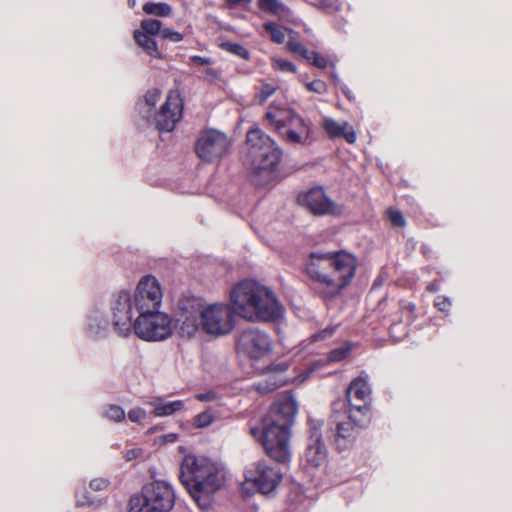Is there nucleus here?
<instances>
[{
	"instance_id": "473e14b6",
	"label": "nucleus",
	"mask_w": 512,
	"mask_h": 512,
	"mask_svg": "<svg viewBox=\"0 0 512 512\" xmlns=\"http://www.w3.org/2000/svg\"><path fill=\"white\" fill-rule=\"evenodd\" d=\"M103 414L106 418L115 422H122L125 419V411L119 405H108L104 408Z\"/></svg>"
},
{
	"instance_id": "2f4dec72",
	"label": "nucleus",
	"mask_w": 512,
	"mask_h": 512,
	"mask_svg": "<svg viewBox=\"0 0 512 512\" xmlns=\"http://www.w3.org/2000/svg\"><path fill=\"white\" fill-rule=\"evenodd\" d=\"M215 420V415L211 410H205L198 413L193 418V426L198 429L209 427Z\"/></svg>"
},
{
	"instance_id": "6e6d98bb",
	"label": "nucleus",
	"mask_w": 512,
	"mask_h": 512,
	"mask_svg": "<svg viewBox=\"0 0 512 512\" xmlns=\"http://www.w3.org/2000/svg\"><path fill=\"white\" fill-rule=\"evenodd\" d=\"M230 7L238 6L242 0H225Z\"/></svg>"
},
{
	"instance_id": "58836bf2",
	"label": "nucleus",
	"mask_w": 512,
	"mask_h": 512,
	"mask_svg": "<svg viewBox=\"0 0 512 512\" xmlns=\"http://www.w3.org/2000/svg\"><path fill=\"white\" fill-rule=\"evenodd\" d=\"M179 439V435L177 433H168L154 438L153 445L156 447H161L165 444L175 443Z\"/></svg>"
},
{
	"instance_id": "09e8293b",
	"label": "nucleus",
	"mask_w": 512,
	"mask_h": 512,
	"mask_svg": "<svg viewBox=\"0 0 512 512\" xmlns=\"http://www.w3.org/2000/svg\"><path fill=\"white\" fill-rule=\"evenodd\" d=\"M194 397H195V399H197L201 402H211L217 398L216 393L213 391H208L205 393H198Z\"/></svg>"
},
{
	"instance_id": "a211bd4d",
	"label": "nucleus",
	"mask_w": 512,
	"mask_h": 512,
	"mask_svg": "<svg viewBox=\"0 0 512 512\" xmlns=\"http://www.w3.org/2000/svg\"><path fill=\"white\" fill-rule=\"evenodd\" d=\"M288 368V364L286 362H280L278 364L271 365L266 368L267 379L265 380V384L259 382L256 385V388L261 393L272 392L278 387L285 385L289 379L282 375Z\"/></svg>"
},
{
	"instance_id": "c9c22d12",
	"label": "nucleus",
	"mask_w": 512,
	"mask_h": 512,
	"mask_svg": "<svg viewBox=\"0 0 512 512\" xmlns=\"http://www.w3.org/2000/svg\"><path fill=\"white\" fill-rule=\"evenodd\" d=\"M223 48L225 50L241 57L242 59L248 60L250 58L249 51L245 47H243L242 45H240L238 43L226 42L223 44Z\"/></svg>"
},
{
	"instance_id": "bb28decb",
	"label": "nucleus",
	"mask_w": 512,
	"mask_h": 512,
	"mask_svg": "<svg viewBox=\"0 0 512 512\" xmlns=\"http://www.w3.org/2000/svg\"><path fill=\"white\" fill-rule=\"evenodd\" d=\"M263 28L269 34L271 41L282 44L285 41L286 34H289V30L275 22H266L263 24Z\"/></svg>"
},
{
	"instance_id": "e433bc0d",
	"label": "nucleus",
	"mask_w": 512,
	"mask_h": 512,
	"mask_svg": "<svg viewBox=\"0 0 512 512\" xmlns=\"http://www.w3.org/2000/svg\"><path fill=\"white\" fill-rule=\"evenodd\" d=\"M77 506H93L96 507L101 504V499L92 497L87 491L77 495Z\"/></svg>"
},
{
	"instance_id": "8fccbe9b",
	"label": "nucleus",
	"mask_w": 512,
	"mask_h": 512,
	"mask_svg": "<svg viewBox=\"0 0 512 512\" xmlns=\"http://www.w3.org/2000/svg\"><path fill=\"white\" fill-rule=\"evenodd\" d=\"M143 454V450L141 448H133L129 449L125 452L124 457L127 461H131L139 458Z\"/></svg>"
},
{
	"instance_id": "4c0bfd02",
	"label": "nucleus",
	"mask_w": 512,
	"mask_h": 512,
	"mask_svg": "<svg viewBox=\"0 0 512 512\" xmlns=\"http://www.w3.org/2000/svg\"><path fill=\"white\" fill-rule=\"evenodd\" d=\"M387 214L393 226L404 227L406 225V220L402 212H400L399 210L390 208L388 209Z\"/></svg>"
},
{
	"instance_id": "a878e982",
	"label": "nucleus",
	"mask_w": 512,
	"mask_h": 512,
	"mask_svg": "<svg viewBox=\"0 0 512 512\" xmlns=\"http://www.w3.org/2000/svg\"><path fill=\"white\" fill-rule=\"evenodd\" d=\"M134 39L136 43L144 49V51L154 58H161V53L158 50L157 43L150 36L146 35V33L135 30Z\"/></svg>"
},
{
	"instance_id": "e2e57ef3",
	"label": "nucleus",
	"mask_w": 512,
	"mask_h": 512,
	"mask_svg": "<svg viewBox=\"0 0 512 512\" xmlns=\"http://www.w3.org/2000/svg\"><path fill=\"white\" fill-rule=\"evenodd\" d=\"M331 0H321L322 5H328L330 4Z\"/></svg>"
},
{
	"instance_id": "c756f323",
	"label": "nucleus",
	"mask_w": 512,
	"mask_h": 512,
	"mask_svg": "<svg viewBox=\"0 0 512 512\" xmlns=\"http://www.w3.org/2000/svg\"><path fill=\"white\" fill-rule=\"evenodd\" d=\"M108 326L107 320L104 318V315L100 311H93L88 316V328L90 331L94 333H99L102 330H105Z\"/></svg>"
},
{
	"instance_id": "f3484780",
	"label": "nucleus",
	"mask_w": 512,
	"mask_h": 512,
	"mask_svg": "<svg viewBox=\"0 0 512 512\" xmlns=\"http://www.w3.org/2000/svg\"><path fill=\"white\" fill-rule=\"evenodd\" d=\"M311 133V124L293 111L281 137L288 143L305 145L310 142Z\"/></svg>"
},
{
	"instance_id": "7c9ffc66",
	"label": "nucleus",
	"mask_w": 512,
	"mask_h": 512,
	"mask_svg": "<svg viewBox=\"0 0 512 512\" xmlns=\"http://www.w3.org/2000/svg\"><path fill=\"white\" fill-rule=\"evenodd\" d=\"M162 22L157 19H144L141 21V30L148 36L162 35Z\"/></svg>"
},
{
	"instance_id": "412c9836",
	"label": "nucleus",
	"mask_w": 512,
	"mask_h": 512,
	"mask_svg": "<svg viewBox=\"0 0 512 512\" xmlns=\"http://www.w3.org/2000/svg\"><path fill=\"white\" fill-rule=\"evenodd\" d=\"M359 427L348 417V421H339L336 425L335 444L339 450L345 449L355 438L356 429Z\"/></svg>"
},
{
	"instance_id": "ea45409f",
	"label": "nucleus",
	"mask_w": 512,
	"mask_h": 512,
	"mask_svg": "<svg viewBox=\"0 0 512 512\" xmlns=\"http://www.w3.org/2000/svg\"><path fill=\"white\" fill-rule=\"evenodd\" d=\"M147 411L142 407H135L128 412V418L135 423H141L147 418Z\"/></svg>"
},
{
	"instance_id": "72a5a7b5",
	"label": "nucleus",
	"mask_w": 512,
	"mask_h": 512,
	"mask_svg": "<svg viewBox=\"0 0 512 512\" xmlns=\"http://www.w3.org/2000/svg\"><path fill=\"white\" fill-rule=\"evenodd\" d=\"M271 66L274 70L287 73H296L297 67L290 61L274 57L271 59Z\"/></svg>"
},
{
	"instance_id": "b1692460",
	"label": "nucleus",
	"mask_w": 512,
	"mask_h": 512,
	"mask_svg": "<svg viewBox=\"0 0 512 512\" xmlns=\"http://www.w3.org/2000/svg\"><path fill=\"white\" fill-rule=\"evenodd\" d=\"M292 112L293 110L270 107L265 114V119L268 124L281 135L286 128V124Z\"/></svg>"
},
{
	"instance_id": "0e129e2a",
	"label": "nucleus",
	"mask_w": 512,
	"mask_h": 512,
	"mask_svg": "<svg viewBox=\"0 0 512 512\" xmlns=\"http://www.w3.org/2000/svg\"><path fill=\"white\" fill-rule=\"evenodd\" d=\"M343 93H345L348 97H350V96H349V94H348V92H346V87H345V88H343Z\"/></svg>"
},
{
	"instance_id": "ddd939ff",
	"label": "nucleus",
	"mask_w": 512,
	"mask_h": 512,
	"mask_svg": "<svg viewBox=\"0 0 512 512\" xmlns=\"http://www.w3.org/2000/svg\"><path fill=\"white\" fill-rule=\"evenodd\" d=\"M227 136L215 129L202 132L195 144L197 156L206 163L219 160L228 150Z\"/></svg>"
},
{
	"instance_id": "0eeeda50",
	"label": "nucleus",
	"mask_w": 512,
	"mask_h": 512,
	"mask_svg": "<svg viewBox=\"0 0 512 512\" xmlns=\"http://www.w3.org/2000/svg\"><path fill=\"white\" fill-rule=\"evenodd\" d=\"M175 504V493L170 483L154 480L142 487L141 495L132 497L129 512H169Z\"/></svg>"
},
{
	"instance_id": "37998d69",
	"label": "nucleus",
	"mask_w": 512,
	"mask_h": 512,
	"mask_svg": "<svg viewBox=\"0 0 512 512\" xmlns=\"http://www.w3.org/2000/svg\"><path fill=\"white\" fill-rule=\"evenodd\" d=\"M310 57L311 59L308 60L313 66L317 67V68H325L329 61L323 57L321 54L315 52V51H312L310 52Z\"/></svg>"
},
{
	"instance_id": "f257e3e1",
	"label": "nucleus",
	"mask_w": 512,
	"mask_h": 512,
	"mask_svg": "<svg viewBox=\"0 0 512 512\" xmlns=\"http://www.w3.org/2000/svg\"><path fill=\"white\" fill-rule=\"evenodd\" d=\"M163 290L158 279L153 275L143 276L133 293L121 290L110 301L112 324L121 337L132 333L133 313L138 315L159 310L162 305Z\"/></svg>"
},
{
	"instance_id": "680f3d73",
	"label": "nucleus",
	"mask_w": 512,
	"mask_h": 512,
	"mask_svg": "<svg viewBox=\"0 0 512 512\" xmlns=\"http://www.w3.org/2000/svg\"><path fill=\"white\" fill-rule=\"evenodd\" d=\"M428 289H429L430 291H432V292H436V291H437V287H436V286H434V284H430V285L428 286Z\"/></svg>"
},
{
	"instance_id": "393cba45",
	"label": "nucleus",
	"mask_w": 512,
	"mask_h": 512,
	"mask_svg": "<svg viewBox=\"0 0 512 512\" xmlns=\"http://www.w3.org/2000/svg\"><path fill=\"white\" fill-rule=\"evenodd\" d=\"M258 7L261 11L286 19L290 15L289 8L280 0H258Z\"/></svg>"
},
{
	"instance_id": "6e6552de",
	"label": "nucleus",
	"mask_w": 512,
	"mask_h": 512,
	"mask_svg": "<svg viewBox=\"0 0 512 512\" xmlns=\"http://www.w3.org/2000/svg\"><path fill=\"white\" fill-rule=\"evenodd\" d=\"M252 436L261 442L267 455L277 462H286L290 458V428L263 420L262 428H251Z\"/></svg>"
},
{
	"instance_id": "7ed1b4c3",
	"label": "nucleus",
	"mask_w": 512,
	"mask_h": 512,
	"mask_svg": "<svg viewBox=\"0 0 512 512\" xmlns=\"http://www.w3.org/2000/svg\"><path fill=\"white\" fill-rule=\"evenodd\" d=\"M357 269L356 257L344 250L311 253L306 272L317 285L324 298L338 295L348 286Z\"/></svg>"
},
{
	"instance_id": "f704fd0d",
	"label": "nucleus",
	"mask_w": 512,
	"mask_h": 512,
	"mask_svg": "<svg viewBox=\"0 0 512 512\" xmlns=\"http://www.w3.org/2000/svg\"><path fill=\"white\" fill-rule=\"evenodd\" d=\"M278 89V85L274 83L262 82L257 98L259 103H265Z\"/></svg>"
},
{
	"instance_id": "c85d7f7f",
	"label": "nucleus",
	"mask_w": 512,
	"mask_h": 512,
	"mask_svg": "<svg viewBox=\"0 0 512 512\" xmlns=\"http://www.w3.org/2000/svg\"><path fill=\"white\" fill-rule=\"evenodd\" d=\"M287 49L294 55L301 56L306 60H310V52L306 47L298 40L296 33L293 30H289V39L287 41Z\"/></svg>"
},
{
	"instance_id": "3c124183",
	"label": "nucleus",
	"mask_w": 512,
	"mask_h": 512,
	"mask_svg": "<svg viewBox=\"0 0 512 512\" xmlns=\"http://www.w3.org/2000/svg\"><path fill=\"white\" fill-rule=\"evenodd\" d=\"M191 62L197 66L209 65L211 63L210 58L194 55L190 58Z\"/></svg>"
},
{
	"instance_id": "dca6fc26",
	"label": "nucleus",
	"mask_w": 512,
	"mask_h": 512,
	"mask_svg": "<svg viewBox=\"0 0 512 512\" xmlns=\"http://www.w3.org/2000/svg\"><path fill=\"white\" fill-rule=\"evenodd\" d=\"M297 412L298 404L294 396L283 394L271 405L268 414L263 420L290 428Z\"/></svg>"
},
{
	"instance_id": "49530a36",
	"label": "nucleus",
	"mask_w": 512,
	"mask_h": 512,
	"mask_svg": "<svg viewBox=\"0 0 512 512\" xmlns=\"http://www.w3.org/2000/svg\"><path fill=\"white\" fill-rule=\"evenodd\" d=\"M109 486V481L105 478H96L91 480L90 489L93 491H103Z\"/></svg>"
},
{
	"instance_id": "864d4df0",
	"label": "nucleus",
	"mask_w": 512,
	"mask_h": 512,
	"mask_svg": "<svg viewBox=\"0 0 512 512\" xmlns=\"http://www.w3.org/2000/svg\"><path fill=\"white\" fill-rule=\"evenodd\" d=\"M314 371V368H309V369H306L304 371V373L300 374L295 380L298 382V383H302L304 382L308 377L309 375Z\"/></svg>"
},
{
	"instance_id": "79ce46f5",
	"label": "nucleus",
	"mask_w": 512,
	"mask_h": 512,
	"mask_svg": "<svg viewBox=\"0 0 512 512\" xmlns=\"http://www.w3.org/2000/svg\"><path fill=\"white\" fill-rule=\"evenodd\" d=\"M350 352L349 347H340L330 352L328 360L330 362H339L347 357Z\"/></svg>"
},
{
	"instance_id": "a18cd8bd",
	"label": "nucleus",
	"mask_w": 512,
	"mask_h": 512,
	"mask_svg": "<svg viewBox=\"0 0 512 512\" xmlns=\"http://www.w3.org/2000/svg\"><path fill=\"white\" fill-rule=\"evenodd\" d=\"M435 307L441 312H447L451 308V301L448 297L438 296L434 302Z\"/></svg>"
},
{
	"instance_id": "f8f14e48",
	"label": "nucleus",
	"mask_w": 512,
	"mask_h": 512,
	"mask_svg": "<svg viewBox=\"0 0 512 512\" xmlns=\"http://www.w3.org/2000/svg\"><path fill=\"white\" fill-rule=\"evenodd\" d=\"M183 115V100L177 90H171L158 111L153 113L149 124L160 132H171Z\"/></svg>"
},
{
	"instance_id": "5fc2aeb1",
	"label": "nucleus",
	"mask_w": 512,
	"mask_h": 512,
	"mask_svg": "<svg viewBox=\"0 0 512 512\" xmlns=\"http://www.w3.org/2000/svg\"><path fill=\"white\" fill-rule=\"evenodd\" d=\"M403 308L409 311L410 313H413L415 311V305L413 303H405L403 305Z\"/></svg>"
},
{
	"instance_id": "6ab92c4d",
	"label": "nucleus",
	"mask_w": 512,
	"mask_h": 512,
	"mask_svg": "<svg viewBox=\"0 0 512 512\" xmlns=\"http://www.w3.org/2000/svg\"><path fill=\"white\" fill-rule=\"evenodd\" d=\"M306 460L312 466H320L326 461L327 452L321 441L318 429H313L305 452Z\"/></svg>"
},
{
	"instance_id": "4d7b16f0",
	"label": "nucleus",
	"mask_w": 512,
	"mask_h": 512,
	"mask_svg": "<svg viewBox=\"0 0 512 512\" xmlns=\"http://www.w3.org/2000/svg\"><path fill=\"white\" fill-rule=\"evenodd\" d=\"M159 430H161V427L157 425V426H154V427H151L150 429H148L146 433L148 435H151Z\"/></svg>"
},
{
	"instance_id": "9b49d317",
	"label": "nucleus",
	"mask_w": 512,
	"mask_h": 512,
	"mask_svg": "<svg viewBox=\"0 0 512 512\" xmlns=\"http://www.w3.org/2000/svg\"><path fill=\"white\" fill-rule=\"evenodd\" d=\"M237 348L251 360H259L271 354L273 340L265 331L249 328L240 333Z\"/></svg>"
},
{
	"instance_id": "f03ea898",
	"label": "nucleus",
	"mask_w": 512,
	"mask_h": 512,
	"mask_svg": "<svg viewBox=\"0 0 512 512\" xmlns=\"http://www.w3.org/2000/svg\"><path fill=\"white\" fill-rule=\"evenodd\" d=\"M234 315L231 305L205 304L200 299L188 298L179 303L176 324L181 336L193 337L202 330L219 337L234 329Z\"/></svg>"
},
{
	"instance_id": "1a4fd4ad",
	"label": "nucleus",
	"mask_w": 512,
	"mask_h": 512,
	"mask_svg": "<svg viewBox=\"0 0 512 512\" xmlns=\"http://www.w3.org/2000/svg\"><path fill=\"white\" fill-rule=\"evenodd\" d=\"M132 331L144 341H163L171 337L173 333L172 319L160 309L146 312L138 315L135 320L132 319Z\"/></svg>"
},
{
	"instance_id": "2eb2a0df",
	"label": "nucleus",
	"mask_w": 512,
	"mask_h": 512,
	"mask_svg": "<svg viewBox=\"0 0 512 512\" xmlns=\"http://www.w3.org/2000/svg\"><path fill=\"white\" fill-rule=\"evenodd\" d=\"M281 479V472L265 462L252 464L245 471V482L254 485L260 493L265 495L275 491Z\"/></svg>"
},
{
	"instance_id": "a19ab883",
	"label": "nucleus",
	"mask_w": 512,
	"mask_h": 512,
	"mask_svg": "<svg viewBox=\"0 0 512 512\" xmlns=\"http://www.w3.org/2000/svg\"><path fill=\"white\" fill-rule=\"evenodd\" d=\"M161 37L165 40H169L173 43H179L183 40L184 36L182 33L175 31L171 28H164L162 30Z\"/></svg>"
},
{
	"instance_id": "603ef678",
	"label": "nucleus",
	"mask_w": 512,
	"mask_h": 512,
	"mask_svg": "<svg viewBox=\"0 0 512 512\" xmlns=\"http://www.w3.org/2000/svg\"><path fill=\"white\" fill-rule=\"evenodd\" d=\"M204 73H205V77L210 81H214V80L218 79V77H219L218 72L213 68H206Z\"/></svg>"
},
{
	"instance_id": "423d86ee",
	"label": "nucleus",
	"mask_w": 512,
	"mask_h": 512,
	"mask_svg": "<svg viewBox=\"0 0 512 512\" xmlns=\"http://www.w3.org/2000/svg\"><path fill=\"white\" fill-rule=\"evenodd\" d=\"M248 159L254 174L269 176L282 158V151L275 141L261 129L253 128L247 132Z\"/></svg>"
},
{
	"instance_id": "9d476101",
	"label": "nucleus",
	"mask_w": 512,
	"mask_h": 512,
	"mask_svg": "<svg viewBox=\"0 0 512 512\" xmlns=\"http://www.w3.org/2000/svg\"><path fill=\"white\" fill-rule=\"evenodd\" d=\"M370 394L367 376L364 375L354 379L347 389L349 418L358 426H366L370 421Z\"/></svg>"
},
{
	"instance_id": "c03bdc74",
	"label": "nucleus",
	"mask_w": 512,
	"mask_h": 512,
	"mask_svg": "<svg viewBox=\"0 0 512 512\" xmlns=\"http://www.w3.org/2000/svg\"><path fill=\"white\" fill-rule=\"evenodd\" d=\"M306 88L318 94H324L327 91L326 84L321 80H314L312 82L305 83Z\"/></svg>"
},
{
	"instance_id": "39448f33",
	"label": "nucleus",
	"mask_w": 512,
	"mask_h": 512,
	"mask_svg": "<svg viewBox=\"0 0 512 512\" xmlns=\"http://www.w3.org/2000/svg\"><path fill=\"white\" fill-rule=\"evenodd\" d=\"M180 479L200 509L208 510L213 494L225 484V471L205 456L187 454L180 467Z\"/></svg>"
},
{
	"instance_id": "cd10ccee",
	"label": "nucleus",
	"mask_w": 512,
	"mask_h": 512,
	"mask_svg": "<svg viewBox=\"0 0 512 512\" xmlns=\"http://www.w3.org/2000/svg\"><path fill=\"white\" fill-rule=\"evenodd\" d=\"M143 11L147 15L169 17L172 14V7L164 2H147L143 5Z\"/></svg>"
},
{
	"instance_id": "20e7f679",
	"label": "nucleus",
	"mask_w": 512,
	"mask_h": 512,
	"mask_svg": "<svg viewBox=\"0 0 512 512\" xmlns=\"http://www.w3.org/2000/svg\"><path fill=\"white\" fill-rule=\"evenodd\" d=\"M230 303L235 315L251 322H271L283 315L274 292L254 280H243L232 287Z\"/></svg>"
},
{
	"instance_id": "5701e85b",
	"label": "nucleus",
	"mask_w": 512,
	"mask_h": 512,
	"mask_svg": "<svg viewBox=\"0 0 512 512\" xmlns=\"http://www.w3.org/2000/svg\"><path fill=\"white\" fill-rule=\"evenodd\" d=\"M160 97V90L154 88L147 91L143 99L138 102L137 111L146 122L151 121L153 113L156 111V104L158 103Z\"/></svg>"
},
{
	"instance_id": "4468645a",
	"label": "nucleus",
	"mask_w": 512,
	"mask_h": 512,
	"mask_svg": "<svg viewBox=\"0 0 512 512\" xmlns=\"http://www.w3.org/2000/svg\"><path fill=\"white\" fill-rule=\"evenodd\" d=\"M298 202L315 216H340L343 207L333 201L322 187H314L298 196Z\"/></svg>"
},
{
	"instance_id": "aec40b11",
	"label": "nucleus",
	"mask_w": 512,
	"mask_h": 512,
	"mask_svg": "<svg viewBox=\"0 0 512 512\" xmlns=\"http://www.w3.org/2000/svg\"><path fill=\"white\" fill-rule=\"evenodd\" d=\"M322 127L331 138H344L348 143L353 144L357 135L348 122H337L333 118L326 117L323 119Z\"/></svg>"
},
{
	"instance_id": "bf43d9fd",
	"label": "nucleus",
	"mask_w": 512,
	"mask_h": 512,
	"mask_svg": "<svg viewBox=\"0 0 512 512\" xmlns=\"http://www.w3.org/2000/svg\"><path fill=\"white\" fill-rule=\"evenodd\" d=\"M258 175H259V176H263L264 180H262V183H265V181H267V180H269V179H270V177H271L272 173H271L269 176H267V175H265V174H263V173H262V174H258Z\"/></svg>"
},
{
	"instance_id": "13d9d810",
	"label": "nucleus",
	"mask_w": 512,
	"mask_h": 512,
	"mask_svg": "<svg viewBox=\"0 0 512 512\" xmlns=\"http://www.w3.org/2000/svg\"><path fill=\"white\" fill-rule=\"evenodd\" d=\"M331 78L333 79V81L335 83H339L340 82V78H339V76H338V74L336 72H332L331 73Z\"/></svg>"
},
{
	"instance_id": "052dcab7",
	"label": "nucleus",
	"mask_w": 512,
	"mask_h": 512,
	"mask_svg": "<svg viewBox=\"0 0 512 512\" xmlns=\"http://www.w3.org/2000/svg\"><path fill=\"white\" fill-rule=\"evenodd\" d=\"M129 7L133 8L136 6V0H128Z\"/></svg>"
},
{
	"instance_id": "4be33fe9",
	"label": "nucleus",
	"mask_w": 512,
	"mask_h": 512,
	"mask_svg": "<svg viewBox=\"0 0 512 512\" xmlns=\"http://www.w3.org/2000/svg\"><path fill=\"white\" fill-rule=\"evenodd\" d=\"M153 407V414L156 417L172 416L185 409L183 400L166 401L164 398H156L149 402Z\"/></svg>"
},
{
	"instance_id": "de8ad7c7",
	"label": "nucleus",
	"mask_w": 512,
	"mask_h": 512,
	"mask_svg": "<svg viewBox=\"0 0 512 512\" xmlns=\"http://www.w3.org/2000/svg\"><path fill=\"white\" fill-rule=\"evenodd\" d=\"M336 330V326H329L323 329L321 332L313 335L314 341L324 340L326 338L331 337Z\"/></svg>"
}]
</instances>
